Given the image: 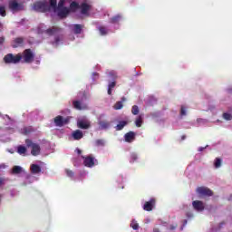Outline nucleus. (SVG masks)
<instances>
[{"label": "nucleus", "mask_w": 232, "mask_h": 232, "mask_svg": "<svg viewBox=\"0 0 232 232\" xmlns=\"http://www.w3.org/2000/svg\"><path fill=\"white\" fill-rule=\"evenodd\" d=\"M135 124H136L137 128H140L142 126V116H139L136 119Z\"/></svg>", "instance_id": "obj_32"}, {"label": "nucleus", "mask_w": 232, "mask_h": 232, "mask_svg": "<svg viewBox=\"0 0 232 232\" xmlns=\"http://www.w3.org/2000/svg\"><path fill=\"white\" fill-rule=\"evenodd\" d=\"M77 126L81 130H89L91 124H90V121H88L81 120V121H78Z\"/></svg>", "instance_id": "obj_15"}, {"label": "nucleus", "mask_w": 232, "mask_h": 232, "mask_svg": "<svg viewBox=\"0 0 232 232\" xmlns=\"http://www.w3.org/2000/svg\"><path fill=\"white\" fill-rule=\"evenodd\" d=\"M181 140H186V135H183V136L181 137Z\"/></svg>", "instance_id": "obj_50"}, {"label": "nucleus", "mask_w": 232, "mask_h": 232, "mask_svg": "<svg viewBox=\"0 0 232 232\" xmlns=\"http://www.w3.org/2000/svg\"><path fill=\"white\" fill-rule=\"evenodd\" d=\"M130 159H131L132 162H135V160H137V154H134V153L131 154Z\"/></svg>", "instance_id": "obj_42"}, {"label": "nucleus", "mask_w": 232, "mask_h": 232, "mask_svg": "<svg viewBox=\"0 0 232 232\" xmlns=\"http://www.w3.org/2000/svg\"><path fill=\"white\" fill-rule=\"evenodd\" d=\"M72 137L74 140H81L84 137V134H82V130H76L72 132Z\"/></svg>", "instance_id": "obj_19"}, {"label": "nucleus", "mask_w": 232, "mask_h": 232, "mask_svg": "<svg viewBox=\"0 0 232 232\" xmlns=\"http://www.w3.org/2000/svg\"><path fill=\"white\" fill-rule=\"evenodd\" d=\"M17 151L20 155H24L26 153V147L20 145L18 146Z\"/></svg>", "instance_id": "obj_28"}, {"label": "nucleus", "mask_w": 232, "mask_h": 232, "mask_svg": "<svg viewBox=\"0 0 232 232\" xmlns=\"http://www.w3.org/2000/svg\"><path fill=\"white\" fill-rule=\"evenodd\" d=\"M33 9L34 12H42L43 14L44 12H51V10L57 12V0H49V4L46 0L35 2Z\"/></svg>", "instance_id": "obj_1"}, {"label": "nucleus", "mask_w": 232, "mask_h": 232, "mask_svg": "<svg viewBox=\"0 0 232 232\" xmlns=\"http://www.w3.org/2000/svg\"><path fill=\"white\" fill-rule=\"evenodd\" d=\"M139 106L137 105H133L132 108H131V113L132 115H139Z\"/></svg>", "instance_id": "obj_33"}, {"label": "nucleus", "mask_w": 232, "mask_h": 232, "mask_svg": "<svg viewBox=\"0 0 232 232\" xmlns=\"http://www.w3.org/2000/svg\"><path fill=\"white\" fill-rule=\"evenodd\" d=\"M214 166L216 169L220 168V166H222V160L220 158H216L214 161Z\"/></svg>", "instance_id": "obj_27"}, {"label": "nucleus", "mask_w": 232, "mask_h": 232, "mask_svg": "<svg viewBox=\"0 0 232 232\" xmlns=\"http://www.w3.org/2000/svg\"><path fill=\"white\" fill-rule=\"evenodd\" d=\"M105 145V141L104 140H95V146H104Z\"/></svg>", "instance_id": "obj_38"}, {"label": "nucleus", "mask_w": 232, "mask_h": 232, "mask_svg": "<svg viewBox=\"0 0 232 232\" xmlns=\"http://www.w3.org/2000/svg\"><path fill=\"white\" fill-rule=\"evenodd\" d=\"M72 27H73V34H75L76 35H78L79 34H82V28H84L82 24H73Z\"/></svg>", "instance_id": "obj_21"}, {"label": "nucleus", "mask_w": 232, "mask_h": 232, "mask_svg": "<svg viewBox=\"0 0 232 232\" xmlns=\"http://www.w3.org/2000/svg\"><path fill=\"white\" fill-rule=\"evenodd\" d=\"M188 224V220L187 219H184L183 220V226H186Z\"/></svg>", "instance_id": "obj_48"}, {"label": "nucleus", "mask_w": 232, "mask_h": 232, "mask_svg": "<svg viewBox=\"0 0 232 232\" xmlns=\"http://www.w3.org/2000/svg\"><path fill=\"white\" fill-rule=\"evenodd\" d=\"M192 206L196 211H204V203L200 200L193 201Z\"/></svg>", "instance_id": "obj_16"}, {"label": "nucleus", "mask_w": 232, "mask_h": 232, "mask_svg": "<svg viewBox=\"0 0 232 232\" xmlns=\"http://www.w3.org/2000/svg\"><path fill=\"white\" fill-rule=\"evenodd\" d=\"M226 222L222 221L221 223H219V229L222 228V226H225Z\"/></svg>", "instance_id": "obj_46"}, {"label": "nucleus", "mask_w": 232, "mask_h": 232, "mask_svg": "<svg viewBox=\"0 0 232 232\" xmlns=\"http://www.w3.org/2000/svg\"><path fill=\"white\" fill-rule=\"evenodd\" d=\"M34 131V128L32 127H25L24 128V135H28Z\"/></svg>", "instance_id": "obj_34"}, {"label": "nucleus", "mask_w": 232, "mask_h": 232, "mask_svg": "<svg viewBox=\"0 0 232 232\" xmlns=\"http://www.w3.org/2000/svg\"><path fill=\"white\" fill-rule=\"evenodd\" d=\"M41 171H42L41 166L37 164L31 165V173H33V175H38V173H41Z\"/></svg>", "instance_id": "obj_20"}, {"label": "nucleus", "mask_w": 232, "mask_h": 232, "mask_svg": "<svg viewBox=\"0 0 232 232\" xmlns=\"http://www.w3.org/2000/svg\"><path fill=\"white\" fill-rule=\"evenodd\" d=\"M81 8V14H82V15H87L88 12H90L92 5H88L87 3H82L80 5Z\"/></svg>", "instance_id": "obj_17"}, {"label": "nucleus", "mask_w": 232, "mask_h": 232, "mask_svg": "<svg viewBox=\"0 0 232 232\" xmlns=\"http://www.w3.org/2000/svg\"><path fill=\"white\" fill-rule=\"evenodd\" d=\"M115 86H117L116 82H111L109 83V85H108V95H111V92L113 91V88H115Z\"/></svg>", "instance_id": "obj_26"}, {"label": "nucleus", "mask_w": 232, "mask_h": 232, "mask_svg": "<svg viewBox=\"0 0 232 232\" xmlns=\"http://www.w3.org/2000/svg\"><path fill=\"white\" fill-rule=\"evenodd\" d=\"M0 28H3V24H1V22H0Z\"/></svg>", "instance_id": "obj_52"}, {"label": "nucleus", "mask_w": 232, "mask_h": 232, "mask_svg": "<svg viewBox=\"0 0 232 232\" xmlns=\"http://www.w3.org/2000/svg\"><path fill=\"white\" fill-rule=\"evenodd\" d=\"M8 6L9 10H12V12H21L22 10H24V4L18 3L16 0H9Z\"/></svg>", "instance_id": "obj_4"}, {"label": "nucleus", "mask_w": 232, "mask_h": 232, "mask_svg": "<svg viewBox=\"0 0 232 232\" xmlns=\"http://www.w3.org/2000/svg\"><path fill=\"white\" fill-rule=\"evenodd\" d=\"M5 184V179L3 178H0V186H3Z\"/></svg>", "instance_id": "obj_45"}, {"label": "nucleus", "mask_w": 232, "mask_h": 232, "mask_svg": "<svg viewBox=\"0 0 232 232\" xmlns=\"http://www.w3.org/2000/svg\"><path fill=\"white\" fill-rule=\"evenodd\" d=\"M122 19V16L121 14H117L110 19V23L111 24H117Z\"/></svg>", "instance_id": "obj_24"}, {"label": "nucleus", "mask_w": 232, "mask_h": 232, "mask_svg": "<svg viewBox=\"0 0 232 232\" xmlns=\"http://www.w3.org/2000/svg\"><path fill=\"white\" fill-rule=\"evenodd\" d=\"M64 3H65L64 0H60V1L58 2V5H57V0H56V10H59V9H61V8H66V7L64 6Z\"/></svg>", "instance_id": "obj_30"}, {"label": "nucleus", "mask_w": 232, "mask_h": 232, "mask_svg": "<svg viewBox=\"0 0 232 232\" xmlns=\"http://www.w3.org/2000/svg\"><path fill=\"white\" fill-rule=\"evenodd\" d=\"M59 32H61V28L60 27H57V26H53L49 29H46L44 31V34H46L47 35H55V34H59Z\"/></svg>", "instance_id": "obj_14"}, {"label": "nucleus", "mask_w": 232, "mask_h": 232, "mask_svg": "<svg viewBox=\"0 0 232 232\" xmlns=\"http://www.w3.org/2000/svg\"><path fill=\"white\" fill-rule=\"evenodd\" d=\"M82 159H83V164L86 166V168H93L95 166V158L91 156H82Z\"/></svg>", "instance_id": "obj_8"}, {"label": "nucleus", "mask_w": 232, "mask_h": 232, "mask_svg": "<svg viewBox=\"0 0 232 232\" xmlns=\"http://www.w3.org/2000/svg\"><path fill=\"white\" fill-rule=\"evenodd\" d=\"M180 115H181V117H184V115H186V107L181 106Z\"/></svg>", "instance_id": "obj_40"}, {"label": "nucleus", "mask_w": 232, "mask_h": 232, "mask_svg": "<svg viewBox=\"0 0 232 232\" xmlns=\"http://www.w3.org/2000/svg\"><path fill=\"white\" fill-rule=\"evenodd\" d=\"M25 144L27 148H32L31 154L33 157H37V155H41V146L37 143H34L32 140L26 139Z\"/></svg>", "instance_id": "obj_3"}, {"label": "nucleus", "mask_w": 232, "mask_h": 232, "mask_svg": "<svg viewBox=\"0 0 232 232\" xmlns=\"http://www.w3.org/2000/svg\"><path fill=\"white\" fill-rule=\"evenodd\" d=\"M125 126H128V121H119V123L115 127L116 128V131H121V130H124Z\"/></svg>", "instance_id": "obj_23"}, {"label": "nucleus", "mask_w": 232, "mask_h": 232, "mask_svg": "<svg viewBox=\"0 0 232 232\" xmlns=\"http://www.w3.org/2000/svg\"><path fill=\"white\" fill-rule=\"evenodd\" d=\"M23 171V168L20 166L13 167L12 173L13 175H19Z\"/></svg>", "instance_id": "obj_25"}, {"label": "nucleus", "mask_w": 232, "mask_h": 232, "mask_svg": "<svg viewBox=\"0 0 232 232\" xmlns=\"http://www.w3.org/2000/svg\"><path fill=\"white\" fill-rule=\"evenodd\" d=\"M187 217H188V218H193V213L188 212Z\"/></svg>", "instance_id": "obj_44"}, {"label": "nucleus", "mask_w": 232, "mask_h": 232, "mask_svg": "<svg viewBox=\"0 0 232 232\" xmlns=\"http://www.w3.org/2000/svg\"><path fill=\"white\" fill-rule=\"evenodd\" d=\"M204 150H205L204 147H200V148L198 149V151H204Z\"/></svg>", "instance_id": "obj_49"}, {"label": "nucleus", "mask_w": 232, "mask_h": 232, "mask_svg": "<svg viewBox=\"0 0 232 232\" xmlns=\"http://www.w3.org/2000/svg\"><path fill=\"white\" fill-rule=\"evenodd\" d=\"M155 204H157V200L155 198H150V201H146L143 205L144 211H153V208H155Z\"/></svg>", "instance_id": "obj_9"}, {"label": "nucleus", "mask_w": 232, "mask_h": 232, "mask_svg": "<svg viewBox=\"0 0 232 232\" xmlns=\"http://www.w3.org/2000/svg\"><path fill=\"white\" fill-rule=\"evenodd\" d=\"M60 42H61V38H59V36H56L54 38V44H59Z\"/></svg>", "instance_id": "obj_43"}, {"label": "nucleus", "mask_w": 232, "mask_h": 232, "mask_svg": "<svg viewBox=\"0 0 232 232\" xmlns=\"http://www.w3.org/2000/svg\"><path fill=\"white\" fill-rule=\"evenodd\" d=\"M121 101L122 102L126 101V98L125 97L121 98Z\"/></svg>", "instance_id": "obj_51"}, {"label": "nucleus", "mask_w": 232, "mask_h": 232, "mask_svg": "<svg viewBox=\"0 0 232 232\" xmlns=\"http://www.w3.org/2000/svg\"><path fill=\"white\" fill-rule=\"evenodd\" d=\"M99 32L101 35H107L108 34V29H106L105 26H100L99 27Z\"/></svg>", "instance_id": "obj_31"}, {"label": "nucleus", "mask_w": 232, "mask_h": 232, "mask_svg": "<svg viewBox=\"0 0 232 232\" xmlns=\"http://www.w3.org/2000/svg\"><path fill=\"white\" fill-rule=\"evenodd\" d=\"M104 115H101L98 119L99 130H110L111 123L108 120L102 119Z\"/></svg>", "instance_id": "obj_7"}, {"label": "nucleus", "mask_w": 232, "mask_h": 232, "mask_svg": "<svg viewBox=\"0 0 232 232\" xmlns=\"http://www.w3.org/2000/svg\"><path fill=\"white\" fill-rule=\"evenodd\" d=\"M5 36H1L0 37V46H3V44H5Z\"/></svg>", "instance_id": "obj_41"}, {"label": "nucleus", "mask_w": 232, "mask_h": 232, "mask_svg": "<svg viewBox=\"0 0 232 232\" xmlns=\"http://www.w3.org/2000/svg\"><path fill=\"white\" fill-rule=\"evenodd\" d=\"M56 12H58L57 15L60 17V19H64L70 14V8L62 7L60 9H56Z\"/></svg>", "instance_id": "obj_10"}, {"label": "nucleus", "mask_w": 232, "mask_h": 232, "mask_svg": "<svg viewBox=\"0 0 232 232\" xmlns=\"http://www.w3.org/2000/svg\"><path fill=\"white\" fill-rule=\"evenodd\" d=\"M76 151H77L78 155H81V153H82V150L80 149H77Z\"/></svg>", "instance_id": "obj_47"}, {"label": "nucleus", "mask_w": 232, "mask_h": 232, "mask_svg": "<svg viewBox=\"0 0 232 232\" xmlns=\"http://www.w3.org/2000/svg\"><path fill=\"white\" fill-rule=\"evenodd\" d=\"M197 191L199 193V195H204L205 197H213V191L208 188L198 187Z\"/></svg>", "instance_id": "obj_12"}, {"label": "nucleus", "mask_w": 232, "mask_h": 232, "mask_svg": "<svg viewBox=\"0 0 232 232\" xmlns=\"http://www.w3.org/2000/svg\"><path fill=\"white\" fill-rule=\"evenodd\" d=\"M65 172H66L67 177H70L71 179H72V177L75 175V174H74L72 170H70V169H66Z\"/></svg>", "instance_id": "obj_39"}, {"label": "nucleus", "mask_w": 232, "mask_h": 232, "mask_svg": "<svg viewBox=\"0 0 232 232\" xmlns=\"http://www.w3.org/2000/svg\"><path fill=\"white\" fill-rule=\"evenodd\" d=\"M0 15L2 17H6V9L5 6H0Z\"/></svg>", "instance_id": "obj_35"}, {"label": "nucleus", "mask_w": 232, "mask_h": 232, "mask_svg": "<svg viewBox=\"0 0 232 232\" xmlns=\"http://www.w3.org/2000/svg\"><path fill=\"white\" fill-rule=\"evenodd\" d=\"M223 119H225V121H231L232 120L231 113H227V112L223 113Z\"/></svg>", "instance_id": "obj_36"}, {"label": "nucleus", "mask_w": 232, "mask_h": 232, "mask_svg": "<svg viewBox=\"0 0 232 232\" xmlns=\"http://www.w3.org/2000/svg\"><path fill=\"white\" fill-rule=\"evenodd\" d=\"M70 123V117H63L61 115H58L54 118V124L58 128H63V126H65V124Z\"/></svg>", "instance_id": "obj_6"}, {"label": "nucleus", "mask_w": 232, "mask_h": 232, "mask_svg": "<svg viewBox=\"0 0 232 232\" xmlns=\"http://www.w3.org/2000/svg\"><path fill=\"white\" fill-rule=\"evenodd\" d=\"M34 53H32V49H25L22 55V63H25L27 64H30V63H34Z\"/></svg>", "instance_id": "obj_5"}, {"label": "nucleus", "mask_w": 232, "mask_h": 232, "mask_svg": "<svg viewBox=\"0 0 232 232\" xmlns=\"http://www.w3.org/2000/svg\"><path fill=\"white\" fill-rule=\"evenodd\" d=\"M21 61H23V54L21 53L15 55L8 53L4 57V63H5V64H18Z\"/></svg>", "instance_id": "obj_2"}, {"label": "nucleus", "mask_w": 232, "mask_h": 232, "mask_svg": "<svg viewBox=\"0 0 232 232\" xmlns=\"http://www.w3.org/2000/svg\"><path fill=\"white\" fill-rule=\"evenodd\" d=\"M130 227H132V229H134L135 231H137V229H139V223H137V221H132L130 223Z\"/></svg>", "instance_id": "obj_37"}, {"label": "nucleus", "mask_w": 232, "mask_h": 232, "mask_svg": "<svg viewBox=\"0 0 232 232\" xmlns=\"http://www.w3.org/2000/svg\"><path fill=\"white\" fill-rule=\"evenodd\" d=\"M125 142H133L135 139V132L129 131L124 135Z\"/></svg>", "instance_id": "obj_18"}, {"label": "nucleus", "mask_w": 232, "mask_h": 232, "mask_svg": "<svg viewBox=\"0 0 232 232\" xmlns=\"http://www.w3.org/2000/svg\"><path fill=\"white\" fill-rule=\"evenodd\" d=\"M79 8H81V5H79V3L74 1L70 4V7H69L70 12H77Z\"/></svg>", "instance_id": "obj_22"}, {"label": "nucleus", "mask_w": 232, "mask_h": 232, "mask_svg": "<svg viewBox=\"0 0 232 232\" xmlns=\"http://www.w3.org/2000/svg\"><path fill=\"white\" fill-rule=\"evenodd\" d=\"M122 108H124V104H122V102H117L113 106L114 110H122Z\"/></svg>", "instance_id": "obj_29"}, {"label": "nucleus", "mask_w": 232, "mask_h": 232, "mask_svg": "<svg viewBox=\"0 0 232 232\" xmlns=\"http://www.w3.org/2000/svg\"><path fill=\"white\" fill-rule=\"evenodd\" d=\"M72 106H73L74 110H78L79 111H81L82 110H88V104H86L81 101H73Z\"/></svg>", "instance_id": "obj_11"}, {"label": "nucleus", "mask_w": 232, "mask_h": 232, "mask_svg": "<svg viewBox=\"0 0 232 232\" xmlns=\"http://www.w3.org/2000/svg\"><path fill=\"white\" fill-rule=\"evenodd\" d=\"M21 46H24V38L17 37L13 41L12 47L13 48H19Z\"/></svg>", "instance_id": "obj_13"}, {"label": "nucleus", "mask_w": 232, "mask_h": 232, "mask_svg": "<svg viewBox=\"0 0 232 232\" xmlns=\"http://www.w3.org/2000/svg\"><path fill=\"white\" fill-rule=\"evenodd\" d=\"M154 232H159L158 230H154Z\"/></svg>", "instance_id": "obj_53"}]
</instances>
